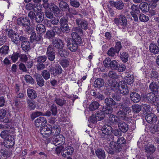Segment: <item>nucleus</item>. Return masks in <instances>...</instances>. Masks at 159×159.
<instances>
[{
  "instance_id": "nucleus-47",
  "label": "nucleus",
  "mask_w": 159,
  "mask_h": 159,
  "mask_svg": "<svg viewBox=\"0 0 159 159\" xmlns=\"http://www.w3.org/2000/svg\"><path fill=\"white\" fill-rule=\"evenodd\" d=\"M55 35V34L52 30H48L46 33V37L50 40H52L54 39H55L54 38Z\"/></svg>"
},
{
  "instance_id": "nucleus-5",
  "label": "nucleus",
  "mask_w": 159,
  "mask_h": 159,
  "mask_svg": "<svg viewBox=\"0 0 159 159\" xmlns=\"http://www.w3.org/2000/svg\"><path fill=\"white\" fill-rule=\"evenodd\" d=\"M22 50L25 52H29L31 49L30 43L28 39L25 37L20 36V40Z\"/></svg>"
},
{
  "instance_id": "nucleus-2",
  "label": "nucleus",
  "mask_w": 159,
  "mask_h": 159,
  "mask_svg": "<svg viewBox=\"0 0 159 159\" xmlns=\"http://www.w3.org/2000/svg\"><path fill=\"white\" fill-rule=\"evenodd\" d=\"M112 128L108 125H103L102 127V133L100 134V138L104 142H108L113 140L114 137L111 134Z\"/></svg>"
},
{
  "instance_id": "nucleus-35",
  "label": "nucleus",
  "mask_w": 159,
  "mask_h": 159,
  "mask_svg": "<svg viewBox=\"0 0 159 159\" xmlns=\"http://www.w3.org/2000/svg\"><path fill=\"white\" fill-rule=\"evenodd\" d=\"M118 89L119 93L125 95L128 94L129 93V90L126 85H122L121 86L119 85Z\"/></svg>"
},
{
  "instance_id": "nucleus-58",
  "label": "nucleus",
  "mask_w": 159,
  "mask_h": 159,
  "mask_svg": "<svg viewBox=\"0 0 159 159\" xmlns=\"http://www.w3.org/2000/svg\"><path fill=\"white\" fill-rule=\"evenodd\" d=\"M139 18L140 21L143 22H147L149 20V18L148 16L142 13L139 14Z\"/></svg>"
},
{
  "instance_id": "nucleus-20",
  "label": "nucleus",
  "mask_w": 159,
  "mask_h": 159,
  "mask_svg": "<svg viewBox=\"0 0 159 159\" xmlns=\"http://www.w3.org/2000/svg\"><path fill=\"white\" fill-rule=\"evenodd\" d=\"M47 123L46 119L43 117H40L34 121V124L37 127H41L45 125Z\"/></svg>"
},
{
  "instance_id": "nucleus-34",
  "label": "nucleus",
  "mask_w": 159,
  "mask_h": 159,
  "mask_svg": "<svg viewBox=\"0 0 159 159\" xmlns=\"http://www.w3.org/2000/svg\"><path fill=\"white\" fill-rule=\"evenodd\" d=\"M104 84V80L102 78H98L95 80L94 83V86L95 88H99Z\"/></svg>"
},
{
  "instance_id": "nucleus-41",
  "label": "nucleus",
  "mask_w": 159,
  "mask_h": 159,
  "mask_svg": "<svg viewBox=\"0 0 159 159\" xmlns=\"http://www.w3.org/2000/svg\"><path fill=\"white\" fill-rule=\"evenodd\" d=\"M37 32L38 34H41L46 31V29L44 25L42 24H39L36 26Z\"/></svg>"
},
{
  "instance_id": "nucleus-17",
  "label": "nucleus",
  "mask_w": 159,
  "mask_h": 159,
  "mask_svg": "<svg viewBox=\"0 0 159 159\" xmlns=\"http://www.w3.org/2000/svg\"><path fill=\"white\" fill-rule=\"evenodd\" d=\"M71 39H68L66 41L67 46L69 49L72 52H75L77 49L79 44H77L75 43H74L71 40Z\"/></svg>"
},
{
  "instance_id": "nucleus-25",
  "label": "nucleus",
  "mask_w": 159,
  "mask_h": 159,
  "mask_svg": "<svg viewBox=\"0 0 159 159\" xmlns=\"http://www.w3.org/2000/svg\"><path fill=\"white\" fill-rule=\"evenodd\" d=\"M109 3L111 6L114 7L118 9H122L124 7V4L120 1L117 2L111 1L109 2Z\"/></svg>"
},
{
  "instance_id": "nucleus-1",
  "label": "nucleus",
  "mask_w": 159,
  "mask_h": 159,
  "mask_svg": "<svg viewBox=\"0 0 159 159\" xmlns=\"http://www.w3.org/2000/svg\"><path fill=\"white\" fill-rule=\"evenodd\" d=\"M61 128L57 124H54L52 127L50 125L44 126L40 130V133L43 138L46 140L49 139V137L57 136L60 133Z\"/></svg>"
},
{
  "instance_id": "nucleus-36",
  "label": "nucleus",
  "mask_w": 159,
  "mask_h": 159,
  "mask_svg": "<svg viewBox=\"0 0 159 159\" xmlns=\"http://www.w3.org/2000/svg\"><path fill=\"white\" fill-rule=\"evenodd\" d=\"M59 7L62 11H67L69 9V6L64 1L59 3Z\"/></svg>"
},
{
  "instance_id": "nucleus-48",
  "label": "nucleus",
  "mask_w": 159,
  "mask_h": 159,
  "mask_svg": "<svg viewBox=\"0 0 159 159\" xmlns=\"http://www.w3.org/2000/svg\"><path fill=\"white\" fill-rule=\"evenodd\" d=\"M100 106V104L97 102L94 101L89 105V109H98Z\"/></svg>"
},
{
  "instance_id": "nucleus-64",
  "label": "nucleus",
  "mask_w": 159,
  "mask_h": 159,
  "mask_svg": "<svg viewBox=\"0 0 159 159\" xmlns=\"http://www.w3.org/2000/svg\"><path fill=\"white\" fill-rule=\"evenodd\" d=\"M49 7L51 11H52L53 13L59 8L57 6L53 3H51L49 4Z\"/></svg>"
},
{
  "instance_id": "nucleus-24",
  "label": "nucleus",
  "mask_w": 159,
  "mask_h": 159,
  "mask_svg": "<svg viewBox=\"0 0 159 159\" xmlns=\"http://www.w3.org/2000/svg\"><path fill=\"white\" fill-rule=\"evenodd\" d=\"M105 103L106 106L111 108L113 109V108H115V105L116 103L112 98H108L105 100Z\"/></svg>"
},
{
  "instance_id": "nucleus-59",
  "label": "nucleus",
  "mask_w": 159,
  "mask_h": 159,
  "mask_svg": "<svg viewBox=\"0 0 159 159\" xmlns=\"http://www.w3.org/2000/svg\"><path fill=\"white\" fill-rule=\"evenodd\" d=\"M43 113L40 111H34L32 113L31 115V118L32 120H34L36 118L39 116L43 115Z\"/></svg>"
},
{
  "instance_id": "nucleus-28",
  "label": "nucleus",
  "mask_w": 159,
  "mask_h": 159,
  "mask_svg": "<svg viewBox=\"0 0 159 159\" xmlns=\"http://www.w3.org/2000/svg\"><path fill=\"white\" fill-rule=\"evenodd\" d=\"M149 89L153 93L157 94L158 93V85L155 82H151L149 85Z\"/></svg>"
},
{
  "instance_id": "nucleus-8",
  "label": "nucleus",
  "mask_w": 159,
  "mask_h": 159,
  "mask_svg": "<svg viewBox=\"0 0 159 159\" xmlns=\"http://www.w3.org/2000/svg\"><path fill=\"white\" fill-rule=\"evenodd\" d=\"M119 83L115 80H108L106 83V89L108 91H115L118 89Z\"/></svg>"
},
{
  "instance_id": "nucleus-9",
  "label": "nucleus",
  "mask_w": 159,
  "mask_h": 159,
  "mask_svg": "<svg viewBox=\"0 0 159 159\" xmlns=\"http://www.w3.org/2000/svg\"><path fill=\"white\" fill-rule=\"evenodd\" d=\"M146 152H147L146 157L147 159H154L152 154L155 152L156 148L152 144H149L145 146Z\"/></svg>"
},
{
  "instance_id": "nucleus-53",
  "label": "nucleus",
  "mask_w": 159,
  "mask_h": 159,
  "mask_svg": "<svg viewBox=\"0 0 159 159\" xmlns=\"http://www.w3.org/2000/svg\"><path fill=\"white\" fill-rule=\"evenodd\" d=\"M133 76L128 73L126 76V82L129 84H132L134 81Z\"/></svg>"
},
{
  "instance_id": "nucleus-6",
  "label": "nucleus",
  "mask_w": 159,
  "mask_h": 159,
  "mask_svg": "<svg viewBox=\"0 0 159 159\" xmlns=\"http://www.w3.org/2000/svg\"><path fill=\"white\" fill-rule=\"evenodd\" d=\"M7 36L11 41L16 44H18L20 40L19 37L17 32L12 29H10L7 32Z\"/></svg>"
},
{
  "instance_id": "nucleus-40",
  "label": "nucleus",
  "mask_w": 159,
  "mask_h": 159,
  "mask_svg": "<svg viewBox=\"0 0 159 159\" xmlns=\"http://www.w3.org/2000/svg\"><path fill=\"white\" fill-rule=\"evenodd\" d=\"M120 57L122 61L124 62H126L128 61L129 55L128 53L124 52H120Z\"/></svg>"
},
{
  "instance_id": "nucleus-57",
  "label": "nucleus",
  "mask_w": 159,
  "mask_h": 159,
  "mask_svg": "<svg viewBox=\"0 0 159 159\" xmlns=\"http://www.w3.org/2000/svg\"><path fill=\"white\" fill-rule=\"evenodd\" d=\"M56 103L59 106L62 107L66 102V100L63 99L56 98L55 100Z\"/></svg>"
},
{
  "instance_id": "nucleus-46",
  "label": "nucleus",
  "mask_w": 159,
  "mask_h": 159,
  "mask_svg": "<svg viewBox=\"0 0 159 159\" xmlns=\"http://www.w3.org/2000/svg\"><path fill=\"white\" fill-rule=\"evenodd\" d=\"M20 56V53L18 52H14L11 55L9 56V58H10L13 62H15L17 61Z\"/></svg>"
},
{
  "instance_id": "nucleus-42",
  "label": "nucleus",
  "mask_w": 159,
  "mask_h": 159,
  "mask_svg": "<svg viewBox=\"0 0 159 159\" xmlns=\"http://www.w3.org/2000/svg\"><path fill=\"white\" fill-rule=\"evenodd\" d=\"M58 53L59 55L62 57H66L69 55L68 50L63 48L58 50Z\"/></svg>"
},
{
  "instance_id": "nucleus-13",
  "label": "nucleus",
  "mask_w": 159,
  "mask_h": 159,
  "mask_svg": "<svg viewBox=\"0 0 159 159\" xmlns=\"http://www.w3.org/2000/svg\"><path fill=\"white\" fill-rule=\"evenodd\" d=\"M46 55L48 59L50 61L54 60L55 57V53L54 49V47L49 45L47 48Z\"/></svg>"
},
{
  "instance_id": "nucleus-38",
  "label": "nucleus",
  "mask_w": 159,
  "mask_h": 159,
  "mask_svg": "<svg viewBox=\"0 0 159 159\" xmlns=\"http://www.w3.org/2000/svg\"><path fill=\"white\" fill-rule=\"evenodd\" d=\"M139 8L143 12H146L149 10V6L148 4L145 2L141 3L139 5Z\"/></svg>"
},
{
  "instance_id": "nucleus-3",
  "label": "nucleus",
  "mask_w": 159,
  "mask_h": 159,
  "mask_svg": "<svg viewBox=\"0 0 159 159\" xmlns=\"http://www.w3.org/2000/svg\"><path fill=\"white\" fill-rule=\"evenodd\" d=\"M114 22L119 29L123 32L126 31L128 27L127 19L123 15H120L115 17L114 20Z\"/></svg>"
},
{
  "instance_id": "nucleus-51",
  "label": "nucleus",
  "mask_w": 159,
  "mask_h": 159,
  "mask_svg": "<svg viewBox=\"0 0 159 159\" xmlns=\"http://www.w3.org/2000/svg\"><path fill=\"white\" fill-rule=\"evenodd\" d=\"M10 155L9 152L6 149H2L0 150V157L7 158Z\"/></svg>"
},
{
  "instance_id": "nucleus-18",
  "label": "nucleus",
  "mask_w": 159,
  "mask_h": 159,
  "mask_svg": "<svg viewBox=\"0 0 159 159\" xmlns=\"http://www.w3.org/2000/svg\"><path fill=\"white\" fill-rule=\"evenodd\" d=\"M49 70L51 72V74L54 76L61 74L63 71L62 69L59 65H56L54 67H50Z\"/></svg>"
},
{
  "instance_id": "nucleus-14",
  "label": "nucleus",
  "mask_w": 159,
  "mask_h": 159,
  "mask_svg": "<svg viewBox=\"0 0 159 159\" xmlns=\"http://www.w3.org/2000/svg\"><path fill=\"white\" fill-rule=\"evenodd\" d=\"M76 25L78 28L81 30H86L89 27L87 21L85 20H82L80 18H77L75 20Z\"/></svg>"
},
{
  "instance_id": "nucleus-54",
  "label": "nucleus",
  "mask_w": 159,
  "mask_h": 159,
  "mask_svg": "<svg viewBox=\"0 0 159 159\" xmlns=\"http://www.w3.org/2000/svg\"><path fill=\"white\" fill-rule=\"evenodd\" d=\"M50 110V111H48L46 113V115L47 116H50L52 114L53 116H56L57 112H59V113L62 112V110Z\"/></svg>"
},
{
  "instance_id": "nucleus-45",
  "label": "nucleus",
  "mask_w": 159,
  "mask_h": 159,
  "mask_svg": "<svg viewBox=\"0 0 159 159\" xmlns=\"http://www.w3.org/2000/svg\"><path fill=\"white\" fill-rule=\"evenodd\" d=\"M49 70H43L41 72L42 76L46 80L49 79L50 78V73Z\"/></svg>"
},
{
  "instance_id": "nucleus-37",
  "label": "nucleus",
  "mask_w": 159,
  "mask_h": 159,
  "mask_svg": "<svg viewBox=\"0 0 159 159\" xmlns=\"http://www.w3.org/2000/svg\"><path fill=\"white\" fill-rule=\"evenodd\" d=\"M109 147L112 149L113 150L119 152L121 151L122 148L117 145V143L113 141L111 142L110 143Z\"/></svg>"
},
{
  "instance_id": "nucleus-7",
  "label": "nucleus",
  "mask_w": 159,
  "mask_h": 159,
  "mask_svg": "<svg viewBox=\"0 0 159 159\" xmlns=\"http://www.w3.org/2000/svg\"><path fill=\"white\" fill-rule=\"evenodd\" d=\"M143 113L146 115L145 118L148 123H154L157 121V119L156 116L150 112L149 110H143Z\"/></svg>"
},
{
  "instance_id": "nucleus-44",
  "label": "nucleus",
  "mask_w": 159,
  "mask_h": 159,
  "mask_svg": "<svg viewBox=\"0 0 159 159\" xmlns=\"http://www.w3.org/2000/svg\"><path fill=\"white\" fill-rule=\"evenodd\" d=\"M36 61L38 63L45 62L47 59V57L45 55L39 56L35 59Z\"/></svg>"
},
{
  "instance_id": "nucleus-11",
  "label": "nucleus",
  "mask_w": 159,
  "mask_h": 159,
  "mask_svg": "<svg viewBox=\"0 0 159 159\" xmlns=\"http://www.w3.org/2000/svg\"><path fill=\"white\" fill-rule=\"evenodd\" d=\"M52 46L54 47V49L55 48L59 50L63 48L64 45L63 42L60 39H54L51 40Z\"/></svg>"
},
{
  "instance_id": "nucleus-12",
  "label": "nucleus",
  "mask_w": 159,
  "mask_h": 159,
  "mask_svg": "<svg viewBox=\"0 0 159 159\" xmlns=\"http://www.w3.org/2000/svg\"><path fill=\"white\" fill-rule=\"evenodd\" d=\"M17 23L21 26L26 27L30 25V21L28 17L23 16L18 19Z\"/></svg>"
},
{
  "instance_id": "nucleus-55",
  "label": "nucleus",
  "mask_w": 159,
  "mask_h": 159,
  "mask_svg": "<svg viewBox=\"0 0 159 159\" xmlns=\"http://www.w3.org/2000/svg\"><path fill=\"white\" fill-rule=\"evenodd\" d=\"M68 21V17H66L64 16H63L59 20V23H60L61 27H63L64 26V25H66L67 24V22Z\"/></svg>"
},
{
  "instance_id": "nucleus-62",
  "label": "nucleus",
  "mask_w": 159,
  "mask_h": 159,
  "mask_svg": "<svg viewBox=\"0 0 159 159\" xmlns=\"http://www.w3.org/2000/svg\"><path fill=\"white\" fill-rule=\"evenodd\" d=\"M116 53V51L115 50L114 48L112 47L108 50L107 54L109 56L114 57Z\"/></svg>"
},
{
  "instance_id": "nucleus-32",
  "label": "nucleus",
  "mask_w": 159,
  "mask_h": 159,
  "mask_svg": "<svg viewBox=\"0 0 159 159\" xmlns=\"http://www.w3.org/2000/svg\"><path fill=\"white\" fill-rule=\"evenodd\" d=\"M97 157L100 159H104L105 157V151L102 149H98L95 151Z\"/></svg>"
},
{
  "instance_id": "nucleus-52",
  "label": "nucleus",
  "mask_w": 159,
  "mask_h": 159,
  "mask_svg": "<svg viewBox=\"0 0 159 159\" xmlns=\"http://www.w3.org/2000/svg\"><path fill=\"white\" fill-rule=\"evenodd\" d=\"M60 64L63 68H66L69 66L70 61L68 59H63L61 61Z\"/></svg>"
},
{
  "instance_id": "nucleus-26",
  "label": "nucleus",
  "mask_w": 159,
  "mask_h": 159,
  "mask_svg": "<svg viewBox=\"0 0 159 159\" xmlns=\"http://www.w3.org/2000/svg\"><path fill=\"white\" fill-rule=\"evenodd\" d=\"M27 92L28 96L30 99H34L36 98L37 94L36 91L34 90L28 88L27 90Z\"/></svg>"
},
{
  "instance_id": "nucleus-10",
  "label": "nucleus",
  "mask_w": 159,
  "mask_h": 159,
  "mask_svg": "<svg viewBox=\"0 0 159 159\" xmlns=\"http://www.w3.org/2000/svg\"><path fill=\"white\" fill-rule=\"evenodd\" d=\"M155 94L156 93L151 92L146 94L143 95L142 97L146 101L154 103L156 101L157 98V97L156 96Z\"/></svg>"
},
{
  "instance_id": "nucleus-23",
  "label": "nucleus",
  "mask_w": 159,
  "mask_h": 159,
  "mask_svg": "<svg viewBox=\"0 0 159 159\" xmlns=\"http://www.w3.org/2000/svg\"><path fill=\"white\" fill-rule=\"evenodd\" d=\"M131 100L134 103H137L140 101L141 97L139 94L136 92H132L130 94Z\"/></svg>"
},
{
  "instance_id": "nucleus-15",
  "label": "nucleus",
  "mask_w": 159,
  "mask_h": 159,
  "mask_svg": "<svg viewBox=\"0 0 159 159\" xmlns=\"http://www.w3.org/2000/svg\"><path fill=\"white\" fill-rule=\"evenodd\" d=\"M129 110H120L117 113V115L120 121L121 120H124L126 121H129V118L127 116V114Z\"/></svg>"
},
{
  "instance_id": "nucleus-4",
  "label": "nucleus",
  "mask_w": 159,
  "mask_h": 159,
  "mask_svg": "<svg viewBox=\"0 0 159 159\" xmlns=\"http://www.w3.org/2000/svg\"><path fill=\"white\" fill-rule=\"evenodd\" d=\"M71 40L74 43L81 45L83 43L82 39L79 34H83V31L78 27H73L71 30Z\"/></svg>"
},
{
  "instance_id": "nucleus-39",
  "label": "nucleus",
  "mask_w": 159,
  "mask_h": 159,
  "mask_svg": "<svg viewBox=\"0 0 159 159\" xmlns=\"http://www.w3.org/2000/svg\"><path fill=\"white\" fill-rule=\"evenodd\" d=\"M109 95H111V96L115 100L117 101H120L122 98H123V94L120 93H117L115 94L113 93H111L110 92Z\"/></svg>"
},
{
  "instance_id": "nucleus-16",
  "label": "nucleus",
  "mask_w": 159,
  "mask_h": 159,
  "mask_svg": "<svg viewBox=\"0 0 159 159\" xmlns=\"http://www.w3.org/2000/svg\"><path fill=\"white\" fill-rule=\"evenodd\" d=\"M98 110L95 115L98 119V121L102 120L105 117V115H109L112 113V110Z\"/></svg>"
},
{
  "instance_id": "nucleus-22",
  "label": "nucleus",
  "mask_w": 159,
  "mask_h": 159,
  "mask_svg": "<svg viewBox=\"0 0 159 159\" xmlns=\"http://www.w3.org/2000/svg\"><path fill=\"white\" fill-rule=\"evenodd\" d=\"M43 39L40 34H36L35 32H33L31 34L30 37V40L32 42H40L43 40Z\"/></svg>"
},
{
  "instance_id": "nucleus-43",
  "label": "nucleus",
  "mask_w": 159,
  "mask_h": 159,
  "mask_svg": "<svg viewBox=\"0 0 159 159\" xmlns=\"http://www.w3.org/2000/svg\"><path fill=\"white\" fill-rule=\"evenodd\" d=\"M9 50V47L6 45H3L0 48V55H5L8 54Z\"/></svg>"
},
{
  "instance_id": "nucleus-31",
  "label": "nucleus",
  "mask_w": 159,
  "mask_h": 159,
  "mask_svg": "<svg viewBox=\"0 0 159 159\" xmlns=\"http://www.w3.org/2000/svg\"><path fill=\"white\" fill-rule=\"evenodd\" d=\"M149 50L151 53L154 54H157L159 52V48L157 45L153 43L150 45Z\"/></svg>"
},
{
  "instance_id": "nucleus-33",
  "label": "nucleus",
  "mask_w": 159,
  "mask_h": 159,
  "mask_svg": "<svg viewBox=\"0 0 159 159\" xmlns=\"http://www.w3.org/2000/svg\"><path fill=\"white\" fill-rule=\"evenodd\" d=\"M107 76L111 79L116 80L119 79L120 76L116 72L111 70L108 72Z\"/></svg>"
},
{
  "instance_id": "nucleus-29",
  "label": "nucleus",
  "mask_w": 159,
  "mask_h": 159,
  "mask_svg": "<svg viewBox=\"0 0 159 159\" xmlns=\"http://www.w3.org/2000/svg\"><path fill=\"white\" fill-rule=\"evenodd\" d=\"M44 18V14L41 12L39 11L36 13L34 19L36 22L40 23L42 22Z\"/></svg>"
},
{
  "instance_id": "nucleus-30",
  "label": "nucleus",
  "mask_w": 159,
  "mask_h": 159,
  "mask_svg": "<svg viewBox=\"0 0 159 159\" xmlns=\"http://www.w3.org/2000/svg\"><path fill=\"white\" fill-rule=\"evenodd\" d=\"M35 77L37 84L40 87L43 86L44 85L45 81L42 76L37 74Z\"/></svg>"
},
{
  "instance_id": "nucleus-50",
  "label": "nucleus",
  "mask_w": 159,
  "mask_h": 159,
  "mask_svg": "<svg viewBox=\"0 0 159 159\" xmlns=\"http://www.w3.org/2000/svg\"><path fill=\"white\" fill-rule=\"evenodd\" d=\"M25 80L28 84H33L34 83V80L30 75H26L24 76Z\"/></svg>"
},
{
  "instance_id": "nucleus-56",
  "label": "nucleus",
  "mask_w": 159,
  "mask_h": 159,
  "mask_svg": "<svg viewBox=\"0 0 159 159\" xmlns=\"http://www.w3.org/2000/svg\"><path fill=\"white\" fill-rule=\"evenodd\" d=\"M65 153H66L67 155H71L74 152L73 148L70 146H68L64 149Z\"/></svg>"
},
{
  "instance_id": "nucleus-21",
  "label": "nucleus",
  "mask_w": 159,
  "mask_h": 159,
  "mask_svg": "<svg viewBox=\"0 0 159 159\" xmlns=\"http://www.w3.org/2000/svg\"><path fill=\"white\" fill-rule=\"evenodd\" d=\"M15 143V140L14 136H10L8 138L6 139L5 146L8 148H11Z\"/></svg>"
},
{
  "instance_id": "nucleus-61",
  "label": "nucleus",
  "mask_w": 159,
  "mask_h": 159,
  "mask_svg": "<svg viewBox=\"0 0 159 159\" xmlns=\"http://www.w3.org/2000/svg\"><path fill=\"white\" fill-rule=\"evenodd\" d=\"M27 102L28 105L30 108L31 109H34L35 107V104L34 101L30 99H28Z\"/></svg>"
},
{
  "instance_id": "nucleus-19",
  "label": "nucleus",
  "mask_w": 159,
  "mask_h": 159,
  "mask_svg": "<svg viewBox=\"0 0 159 159\" xmlns=\"http://www.w3.org/2000/svg\"><path fill=\"white\" fill-rule=\"evenodd\" d=\"M108 115L109 116L108 120L109 123L112 126L115 125L119 123L120 120L117 115L116 116L113 114Z\"/></svg>"
},
{
  "instance_id": "nucleus-60",
  "label": "nucleus",
  "mask_w": 159,
  "mask_h": 159,
  "mask_svg": "<svg viewBox=\"0 0 159 159\" xmlns=\"http://www.w3.org/2000/svg\"><path fill=\"white\" fill-rule=\"evenodd\" d=\"M117 68L116 70L119 72H122L125 71L126 69V66L125 65L123 64H118Z\"/></svg>"
},
{
  "instance_id": "nucleus-49",
  "label": "nucleus",
  "mask_w": 159,
  "mask_h": 159,
  "mask_svg": "<svg viewBox=\"0 0 159 159\" xmlns=\"http://www.w3.org/2000/svg\"><path fill=\"white\" fill-rule=\"evenodd\" d=\"M131 9L132 11L130 12V13H133L139 15L140 13L139 8L138 6L135 5H133L131 7Z\"/></svg>"
},
{
  "instance_id": "nucleus-27",
  "label": "nucleus",
  "mask_w": 159,
  "mask_h": 159,
  "mask_svg": "<svg viewBox=\"0 0 159 159\" xmlns=\"http://www.w3.org/2000/svg\"><path fill=\"white\" fill-rule=\"evenodd\" d=\"M119 129L123 132L125 133L128 129V125L125 122L120 121L118 124Z\"/></svg>"
},
{
  "instance_id": "nucleus-63",
  "label": "nucleus",
  "mask_w": 159,
  "mask_h": 159,
  "mask_svg": "<svg viewBox=\"0 0 159 159\" xmlns=\"http://www.w3.org/2000/svg\"><path fill=\"white\" fill-rule=\"evenodd\" d=\"M118 62L115 60H113L111 61L109 67L112 70H116L117 68Z\"/></svg>"
}]
</instances>
